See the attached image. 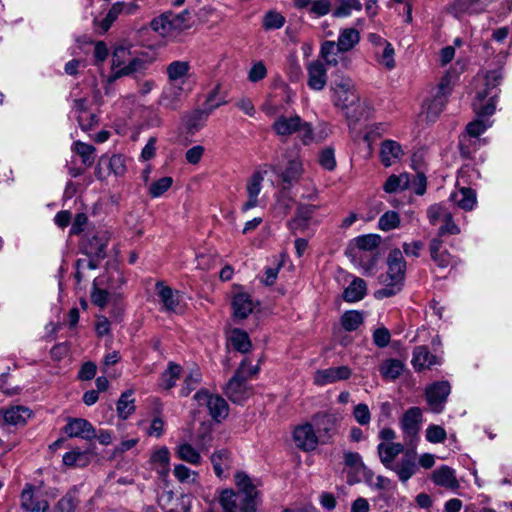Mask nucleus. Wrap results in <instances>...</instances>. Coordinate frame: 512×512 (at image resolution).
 Returning a JSON list of instances; mask_svg holds the SVG:
<instances>
[{
	"label": "nucleus",
	"instance_id": "f257e3e1",
	"mask_svg": "<svg viewBox=\"0 0 512 512\" xmlns=\"http://www.w3.org/2000/svg\"><path fill=\"white\" fill-rule=\"evenodd\" d=\"M502 77V68L499 67L479 73L474 79L475 96L472 108L478 118L467 124L466 132L460 138L459 148L463 157H470L472 151L485 143L479 136L492 126V121L484 118L491 116L496 110L497 87Z\"/></svg>",
	"mask_w": 512,
	"mask_h": 512
},
{
	"label": "nucleus",
	"instance_id": "f03ea898",
	"mask_svg": "<svg viewBox=\"0 0 512 512\" xmlns=\"http://www.w3.org/2000/svg\"><path fill=\"white\" fill-rule=\"evenodd\" d=\"M331 89L334 105L345 113L350 127L368 119L371 113L370 107L359 101L354 84L349 77L337 75L331 84Z\"/></svg>",
	"mask_w": 512,
	"mask_h": 512
},
{
	"label": "nucleus",
	"instance_id": "7ed1b4c3",
	"mask_svg": "<svg viewBox=\"0 0 512 512\" xmlns=\"http://www.w3.org/2000/svg\"><path fill=\"white\" fill-rule=\"evenodd\" d=\"M360 41V33L355 28H345L339 33L337 42L326 41L322 43V61L327 65L336 66L342 63L347 67L349 59L347 52L351 51Z\"/></svg>",
	"mask_w": 512,
	"mask_h": 512
},
{
	"label": "nucleus",
	"instance_id": "20e7f679",
	"mask_svg": "<svg viewBox=\"0 0 512 512\" xmlns=\"http://www.w3.org/2000/svg\"><path fill=\"white\" fill-rule=\"evenodd\" d=\"M387 265L388 270L386 274L381 277L383 288L375 292V297L377 299L394 296L402 288L406 271V261L400 249H393L390 251L387 258Z\"/></svg>",
	"mask_w": 512,
	"mask_h": 512
},
{
	"label": "nucleus",
	"instance_id": "39448f33",
	"mask_svg": "<svg viewBox=\"0 0 512 512\" xmlns=\"http://www.w3.org/2000/svg\"><path fill=\"white\" fill-rule=\"evenodd\" d=\"M258 370V366L251 365L247 359L243 360L225 387L226 396L234 403L245 401L252 394V388L247 384V380L257 374Z\"/></svg>",
	"mask_w": 512,
	"mask_h": 512
},
{
	"label": "nucleus",
	"instance_id": "423d86ee",
	"mask_svg": "<svg viewBox=\"0 0 512 512\" xmlns=\"http://www.w3.org/2000/svg\"><path fill=\"white\" fill-rule=\"evenodd\" d=\"M131 48V46L125 45H120L115 48L112 55L110 81L130 75L145 67V61L136 56Z\"/></svg>",
	"mask_w": 512,
	"mask_h": 512
},
{
	"label": "nucleus",
	"instance_id": "0eeeda50",
	"mask_svg": "<svg viewBox=\"0 0 512 512\" xmlns=\"http://www.w3.org/2000/svg\"><path fill=\"white\" fill-rule=\"evenodd\" d=\"M238 494L243 496L241 512H254L256 509L259 492L254 481L244 472L239 471L234 476Z\"/></svg>",
	"mask_w": 512,
	"mask_h": 512
},
{
	"label": "nucleus",
	"instance_id": "6e6552de",
	"mask_svg": "<svg viewBox=\"0 0 512 512\" xmlns=\"http://www.w3.org/2000/svg\"><path fill=\"white\" fill-rule=\"evenodd\" d=\"M194 399L200 406L205 405L208 408L215 421L220 422L228 416V404L219 395H210L206 390H200L195 393Z\"/></svg>",
	"mask_w": 512,
	"mask_h": 512
},
{
	"label": "nucleus",
	"instance_id": "1a4fd4ad",
	"mask_svg": "<svg viewBox=\"0 0 512 512\" xmlns=\"http://www.w3.org/2000/svg\"><path fill=\"white\" fill-rule=\"evenodd\" d=\"M191 91V87L167 83L162 90L158 103L165 109L176 111L181 108L185 98Z\"/></svg>",
	"mask_w": 512,
	"mask_h": 512
},
{
	"label": "nucleus",
	"instance_id": "9d476101",
	"mask_svg": "<svg viewBox=\"0 0 512 512\" xmlns=\"http://www.w3.org/2000/svg\"><path fill=\"white\" fill-rule=\"evenodd\" d=\"M214 97H215V92L211 93L208 96L204 109H196V110L188 113L184 117V124L190 132L199 131L204 126L210 113L214 109L220 107L221 105H223L225 103L224 101H219V102L213 103Z\"/></svg>",
	"mask_w": 512,
	"mask_h": 512
},
{
	"label": "nucleus",
	"instance_id": "9b49d317",
	"mask_svg": "<svg viewBox=\"0 0 512 512\" xmlns=\"http://www.w3.org/2000/svg\"><path fill=\"white\" fill-rule=\"evenodd\" d=\"M167 83L193 88L191 78V65L185 60H175L165 68Z\"/></svg>",
	"mask_w": 512,
	"mask_h": 512
},
{
	"label": "nucleus",
	"instance_id": "f8f14e48",
	"mask_svg": "<svg viewBox=\"0 0 512 512\" xmlns=\"http://www.w3.org/2000/svg\"><path fill=\"white\" fill-rule=\"evenodd\" d=\"M139 9L140 7L135 1H117L111 6L106 17L100 22V28L106 32L119 17L136 15Z\"/></svg>",
	"mask_w": 512,
	"mask_h": 512
},
{
	"label": "nucleus",
	"instance_id": "ddd939ff",
	"mask_svg": "<svg viewBox=\"0 0 512 512\" xmlns=\"http://www.w3.org/2000/svg\"><path fill=\"white\" fill-rule=\"evenodd\" d=\"M450 391L451 387L447 381L435 382L426 388L425 396L433 412H442Z\"/></svg>",
	"mask_w": 512,
	"mask_h": 512
},
{
	"label": "nucleus",
	"instance_id": "4468645a",
	"mask_svg": "<svg viewBox=\"0 0 512 512\" xmlns=\"http://www.w3.org/2000/svg\"><path fill=\"white\" fill-rule=\"evenodd\" d=\"M63 431L70 438L92 440L96 437L95 428L84 418H67Z\"/></svg>",
	"mask_w": 512,
	"mask_h": 512
},
{
	"label": "nucleus",
	"instance_id": "2eb2a0df",
	"mask_svg": "<svg viewBox=\"0 0 512 512\" xmlns=\"http://www.w3.org/2000/svg\"><path fill=\"white\" fill-rule=\"evenodd\" d=\"M493 0H454L450 7L449 12L456 18H461L465 15L480 14L492 3Z\"/></svg>",
	"mask_w": 512,
	"mask_h": 512
},
{
	"label": "nucleus",
	"instance_id": "dca6fc26",
	"mask_svg": "<svg viewBox=\"0 0 512 512\" xmlns=\"http://www.w3.org/2000/svg\"><path fill=\"white\" fill-rule=\"evenodd\" d=\"M295 445L303 451L315 450L318 445V436L310 423H304L295 428L293 433Z\"/></svg>",
	"mask_w": 512,
	"mask_h": 512
},
{
	"label": "nucleus",
	"instance_id": "f3484780",
	"mask_svg": "<svg viewBox=\"0 0 512 512\" xmlns=\"http://www.w3.org/2000/svg\"><path fill=\"white\" fill-rule=\"evenodd\" d=\"M380 240V236L376 234L358 236L350 242L348 254L353 258H361L362 253L375 251L380 244Z\"/></svg>",
	"mask_w": 512,
	"mask_h": 512
},
{
	"label": "nucleus",
	"instance_id": "a211bd4d",
	"mask_svg": "<svg viewBox=\"0 0 512 512\" xmlns=\"http://www.w3.org/2000/svg\"><path fill=\"white\" fill-rule=\"evenodd\" d=\"M109 239L110 234L107 231H97L92 236H88L83 244L85 253L97 259L104 258Z\"/></svg>",
	"mask_w": 512,
	"mask_h": 512
},
{
	"label": "nucleus",
	"instance_id": "6ab92c4d",
	"mask_svg": "<svg viewBox=\"0 0 512 512\" xmlns=\"http://www.w3.org/2000/svg\"><path fill=\"white\" fill-rule=\"evenodd\" d=\"M303 120L298 115L278 116L272 124L274 133L282 139H286L301 129Z\"/></svg>",
	"mask_w": 512,
	"mask_h": 512
},
{
	"label": "nucleus",
	"instance_id": "aec40b11",
	"mask_svg": "<svg viewBox=\"0 0 512 512\" xmlns=\"http://www.w3.org/2000/svg\"><path fill=\"white\" fill-rule=\"evenodd\" d=\"M199 449H196L191 444L184 442L175 448L176 456L191 465H200L202 462V456L200 454V450L206 449V440L205 436H201V440L198 443Z\"/></svg>",
	"mask_w": 512,
	"mask_h": 512
},
{
	"label": "nucleus",
	"instance_id": "412c9836",
	"mask_svg": "<svg viewBox=\"0 0 512 512\" xmlns=\"http://www.w3.org/2000/svg\"><path fill=\"white\" fill-rule=\"evenodd\" d=\"M263 176L260 172L254 173L247 181L246 192L248 199L241 206V212L245 213L259 205L258 196L262 189Z\"/></svg>",
	"mask_w": 512,
	"mask_h": 512
},
{
	"label": "nucleus",
	"instance_id": "4be33fe9",
	"mask_svg": "<svg viewBox=\"0 0 512 512\" xmlns=\"http://www.w3.org/2000/svg\"><path fill=\"white\" fill-rule=\"evenodd\" d=\"M21 508L25 512H47L49 504L45 498L34 493L32 486H27L21 493Z\"/></svg>",
	"mask_w": 512,
	"mask_h": 512
},
{
	"label": "nucleus",
	"instance_id": "5701e85b",
	"mask_svg": "<svg viewBox=\"0 0 512 512\" xmlns=\"http://www.w3.org/2000/svg\"><path fill=\"white\" fill-rule=\"evenodd\" d=\"M155 288L163 309L168 312H177L180 304L179 292L163 282H157Z\"/></svg>",
	"mask_w": 512,
	"mask_h": 512
},
{
	"label": "nucleus",
	"instance_id": "b1692460",
	"mask_svg": "<svg viewBox=\"0 0 512 512\" xmlns=\"http://www.w3.org/2000/svg\"><path fill=\"white\" fill-rule=\"evenodd\" d=\"M441 364V359L429 352L426 346H417L413 351L412 365L416 371L430 369Z\"/></svg>",
	"mask_w": 512,
	"mask_h": 512
},
{
	"label": "nucleus",
	"instance_id": "393cba45",
	"mask_svg": "<svg viewBox=\"0 0 512 512\" xmlns=\"http://www.w3.org/2000/svg\"><path fill=\"white\" fill-rule=\"evenodd\" d=\"M422 421V411L418 407L409 408L403 415L400 425L403 432L413 438L417 436Z\"/></svg>",
	"mask_w": 512,
	"mask_h": 512
},
{
	"label": "nucleus",
	"instance_id": "a878e982",
	"mask_svg": "<svg viewBox=\"0 0 512 512\" xmlns=\"http://www.w3.org/2000/svg\"><path fill=\"white\" fill-rule=\"evenodd\" d=\"M5 423L14 426L25 425L32 416V411L21 405L4 408L1 411Z\"/></svg>",
	"mask_w": 512,
	"mask_h": 512
},
{
	"label": "nucleus",
	"instance_id": "bb28decb",
	"mask_svg": "<svg viewBox=\"0 0 512 512\" xmlns=\"http://www.w3.org/2000/svg\"><path fill=\"white\" fill-rule=\"evenodd\" d=\"M433 482L446 489L456 490L460 484L457 480L455 470L443 465L432 473Z\"/></svg>",
	"mask_w": 512,
	"mask_h": 512
},
{
	"label": "nucleus",
	"instance_id": "cd10ccee",
	"mask_svg": "<svg viewBox=\"0 0 512 512\" xmlns=\"http://www.w3.org/2000/svg\"><path fill=\"white\" fill-rule=\"evenodd\" d=\"M437 96L435 93L430 92L421 106V114L425 116L428 121H434L442 112L446 99Z\"/></svg>",
	"mask_w": 512,
	"mask_h": 512
},
{
	"label": "nucleus",
	"instance_id": "c85d7f7f",
	"mask_svg": "<svg viewBox=\"0 0 512 512\" xmlns=\"http://www.w3.org/2000/svg\"><path fill=\"white\" fill-rule=\"evenodd\" d=\"M232 307L234 317L243 320L253 312L255 305L248 294L240 292L234 296Z\"/></svg>",
	"mask_w": 512,
	"mask_h": 512
},
{
	"label": "nucleus",
	"instance_id": "c756f323",
	"mask_svg": "<svg viewBox=\"0 0 512 512\" xmlns=\"http://www.w3.org/2000/svg\"><path fill=\"white\" fill-rule=\"evenodd\" d=\"M389 469L394 471L402 482H406L416 472L415 457L406 453L398 463H394Z\"/></svg>",
	"mask_w": 512,
	"mask_h": 512
},
{
	"label": "nucleus",
	"instance_id": "7c9ffc66",
	"mask_svg": "<svg viewBox=\"0 0 512 512\" xmlns=\"http://www.w3.org/2000/svg\"><path fill=\"white\" fill-rule=\"evenodd\" d=\"M367 294V284L359 277H352L351 282L343 292V298L346 302L354 303L362 300Z\"/></svg>",
	"mask_w": 512,
	"mask_h": 512
},
{
	"label": "nucleus",
	"instance_id": "2f4dec72",
	"mask_svg": "<svg viewBox=\"0 0 512 512\" xmlns=\"http://www.w3.org/2000/svg\"><path fill=\"white\" fill-rule=\"evenodd\" d=\"M450 199L465 211H471L477 202L475 191L467 187H461L453 192Z\"/></svg>",
	"mask_w": 512,
	"mask_h": 512
},
{
	"label": "nucleus",
	"instance_id": "473e14b6",
	"mask_svg": "<svg viewBox=\"0 0 512 512\" xmlns=\"http://www.w3.org/2000/svg\"><path fill=\"white\" fill-rule=\"evenodd\" d=\"M403 155L402 148L399 143L393 140H386L381 145L380 156L382 163L389 167L396 163Z\"/></svg>",
	"mask_w": 512,
	"mask_h": 512
},
{
	"label": "nucleus",
	"instance_id": "72a5a7b5",
	"mask_svg": "<svg viewBox=\"0 0 512 512\" xmlns=\"http://www.w3.org/2000/svg\"><path fill=\"white\" fill-rule=\"evenodd\" d=\"M404 447L400 443H380L378 445V454L382 464L389 469L394 464L395 458L402 453Z\"/></svg>",
	"mask_w": 512,
	"mask_h": 512
},
{
	"label": "nucleus",
	"instance_id": "f704fd0d",
	"mask_svg": "<svg viewBox=\"0 0 512 512\" xmlns=\"http://www.w3.org/2000/svg\"><path fill=\"white\" fill-rule=\"evenodd\" d=\"M429 251L432 260L440 268H447L452 264V256L446 251L442 250V240L433 238L429 244Z\"/></svg>",
	"mask_w": 512,
	"mask_h": 512
},
{
	"label": "nucleus",
	"instance_id": "c9c22d12",
	"mask_svg": "<svg viewBox=\"0 0 512 512\" xmlns=\"http://www.w3.org/2000/svg\"><path fill=\"white\" fill-rule=\"evenodd\" d=\"M404 367L401 360L390 358L381 362L379 372L385 380L394 381L401 376Z\"/></svg>",
	"mask_w": 512,
	"mask_h": 512
},
{
	"label": "nucleus",
	"instance_id": "e433bc0d",
	"mask_svg": "<svg viewBox=\"0 0 512 512\" xmlns=\"http://www.w3.org/2000/svg\"><path fill=\"white\" fill-rule=\"evenodd\" d=\"M151 28L162 37H172L177 34L173 27L171 11L164 12L151 21Z\"/></svg>",
	"mask_w": 512,
	"mask_h": 512
},
{
	"label": "nucleus",
	"instance_id": "4c0bfd02",
	"mask_svg": "<svg viewBox=\"0 0 512 512\" xmlns=\"http://www.w3.org/2000/svg\"><path fill=\"white\" fill-rule=\"evenodd\" d=\"M270 170L281 179L283 184H291L300 174V163L297 160H291L284 170L277 166H271Z\"/></svg>",
	"mask_w": 512,
	"mask_h": 512
},
{
	"label": "nucleus",
	"instance_id": "58836bf2",
	"mask_svg": "<svg viewBox=\"0 0 512 512\" xmlns=\"http://www.w3.org/2000/svg\"><path fill=\"white\" fill-rule=\"evenodd\" d=\"M151 463L157 472L162 476L169 473L170 452L167 447H161L151 455Z\"/></svg>",
	"mask_w": 512,
	"mask_h": 512
},
{
	"label": "nucleus",
	"instance_id": "ea45409f",
	"mask_svg": "<svg viewBox=\"0 0 512 512\" xmlns=\"http://www.w3.org/2000/svg\"><path fill=\"white\" fill-rule=\"evenodd\" d=\"M351 374V369L346 365L327 368L322 370V385L347 380Z\"/></svg>",
	"mask_w": 512,
	"mask_h": 512
},
{
	"label": "nucleus",
	"instance_id": "a19ab883",
	"mask_svg": "<svg viewBox=\"0 0 512 512\" xmlns=\"http://www.w3.org/2000/svg\"><path fill=\"white\" fill-rule=\"evenodd\" d=\"M228 341L241 353L248 352L252 346L248 334L239 328H233L229 331Z\"/></svg>",
	"mask_w": 512,
	"mask_h": 512
},
{
	"label": "nucleus",
	"instance_id": "79ce46f5",
	"mask_svg": "<svg viewBox=\"0 0 512 512\" xmlns=\"http://www.w3.org/2000/svg\"><path fill=\"white\" fill-rule=\"evenodd\" d=\"M211 462L215 474L219 478H223L226 476V470L230 467V453L224 449L218 450L212 454Z\"/></svg>",
	"mask_w": 512,
	"mask_h": 512
},
{
	"label": "nucleus",
	"instance_id": "37998d69",
	"mask_svg": "<svg viewBox=\"0 0 512 512\" xmlns=\"http://www.w3.org/2000/svg\"><path fill=\"white\" fill-rule=\"evenodd\" d=\"M410 176L406 173L400 175H391L385 182L383 188L387 193H396L410 187Z\"/></svg>",
	"mask_w": 512,
	"mask_h": 512
},
{
	"label": "nucleus",
	"instance_id": "c03bdc74",
	"mask_svg": "<svg viewBox=\"0 0 512 512\" xmlns=\"http://www.w3.org/2000/svg\"><path fill=\"white\" fill-rule=\"evenodd\" d=\"M340 321L346 331H355L363 324L364 314L358 310H349L341 316Z\"/></svg>",
	"mask_w": 512,
	"mask_h": 512
},
{
	"label": "nucleus",
	"instance_id": "a18cd8bd",
	"mask_svg": "<svg viewBox=\"0 0 512 512\" xmlns=\"http://www.w3.org/2000/svg\"><path fill=\"white\" fill-rule=\"evenodd\" d=\"M100 165H104L115 176H122L126 172L125 158L122 155H113L110 158L101 157Z\"/></svg>",
	"mask_w": 512,
	"mask_h": 512
},
{
	"label": "nucleus",
	"instance_id": "49530a36",
	"mask_svg": "<svg viewBox=\"0 0 512 512\" xmlns=\"http://www.w3.org/2000/svg\"><path fill=\"white\" fill-rule=\"evenodd\" d=\"M238 498V492L232 489H225L219 496V503L225 512H236L241 507V503H238Z\"/></svg>",
	"mask_w": 512,
	"mask_h": 512
},
{
	"label": "nucleus",
	"instance_id": "de8ad7c7",
	"mask_svg": "<svg viewBox=\"0 0 512 512\" xmlns=\"http://www.w3.org/2000/svg\"><path fill=\"white\" fill-rule=\"evenodd\" d=\"M132 395L133 391L128 390L122 393L117 402L118 415L123 419H127L135 410L134 399L132 398Z\"/></svg>",
	"mask_w": 512,
	"mask_h": 512
},
{
	"label": "nucleus",
	"instance_id": "09e8293b",
	"mask_svg": "<svg viewBox=\"0 0 512 512\" xmlns=\"http://www.w3.org/2000/svg\"><path fill=\"white\" fill-rule=\"evenodd\" d=\"M88 462V453L78 448L63 455V463L66 466H85Z\"/></svg>",
	"mask_w": 512,
	"mask_h": 512
},
{
	"label": "nucleus",
	"instance_id": "8fccbe9b",
	"mask_svg": "<svg viewBox=\"0 0 512 512\" xmlns=\"http://www.w3.org/2000/svg\"><path fill=\"white\" fill-rule=\"evenodd\" d=\"M286 20L285 17L277 11H268L262 20V26L265 30H277L284 26Z\"/></svg>",
	"mask_w": 512,
	"mask_h": 512
},
{
	"label": "nucleus",
	"instance_id": "3c124183",
	"mask_svg": "<svg viewBox=\"0 0 512 512\" xmlns=\"http://www.w3.org/2000/svg\"><path fill=\"white\" fill-rule=\"evenodd\" d=\"M395 51L391 43L385 44L376 52V58L379 64L391 70L395 67Z\"/></svg>",
	"mask_w": 512,
	"mask_h": 512
},
{
	"label": "nucleus",
	"instance_id": "603ef678",
	"mask_svg": "<svg viewBox=\"0 0 512 512\" xmlns=\"http://www.w3.org/2000/svg\"><path fill=\"white\" fill-rule=\"evenodd\" d=\"M73 150L81 156L82 163L91 166L95 160V148L92 145L77 141L73 144Z\"/></svg>",
	"mask_w": 512,
	"mask_h": 512
},
{
	"label": "nucleus",
	"instance_id": "864d4df0",
	"mask_svg": "<svg viewBox=\"0 0 512 512\" xmlns=\"http://www.w3.org/2000/svg\"><path fill=\"white\" fill-rule=\"evenodd\" d=\"M202 375L198 367L191 369L190 373L185 377L184 386L181 389L182 396H188L197 388L201 381Z\"/></svg>",
	"mask_w": 512,
	"mask_h": 512
},
{
	"label": "nucleus",
	"instance_id": "5fc2aeb1",
	"mask_svg": "<svg viewBox=\"0 0 512 512\" xmlns=\"http://www.w3.org/2000/svg\"><path fill=\"white\" fill-rule=\"evenodd\" d=\"M400 225V216L395 211L385 212L378 220V227L382 231L396 229Z\"/></svg>",
	"mask_w": 512,
	"mask_h": 512
},
{
	"label": "nucleus",
	"instance_id": "6e6d98bb",
	"mask_svg": "<svg viewBox=\"0 0 512 512\" xmlns=\"http://www.w3.org/2000/svg\"><path fill=\"white\" fill-rule=\"evenodd\" d=\"M313 214V209L311 207H300L297 211L295 218H293L289 222V228L296 233L300 228V221H304L305 225H309L310 219Z\"/></svg>",
	"mask_w": 512,
	"mask_h": 512
},
{
	"label": "nucleus",
	"instance_id": "4d7b16f0",
	"mask_svg": "<svg viewBox=\"0 0 512 512\" xmlns=\"http://www.w3.org/2000/svg\"><path fill=\"white\" fill-rule=\"evenodd\" d=\"M181 367L176 364H170L167 371L162 375V386L165 389H171L175 386L176 381L179 379Z\"/></svg>",
	"mask_w": 512,
	"mask_h": 512
},
{
	"label": "nucleus",
	"instance_id": "13d9d810",
	"mask_svg": "<svg viewBox=\"0 0 512 512\" xmlns=\"http://www.w3.org/2000/svg\"><path fill=\"white\" fill-rule=\"evenodd\" d=\"M171 177H162L149 186V194L153 198L162 196L172 185Z\"/></svg>",
	"mask_w": 512,
	"mask_h": 512
},
{
	"label": "nucleus",
	"instance_id": "bf43d9fd",
	"mask_svg": "<svg viewBox=\"0 0 512 512\" xmlns=\"http://www.w3.org/2000/svg\"><path fill=\"white\" fill-rule=\"evenodd\" d=\"M171 19L177 33L188 29L191 25V13L188 10H184L178 14L171 12Z\"/></svg>",
	"mask_w": 512,
	"mask_h": 512
},
{
	"label": "nucleus",
	"instance_id": "052dcab7",
	"mask_svg": "<svg viewBox=\"0 0 512 512\" xmlns=\"http://www.w3.org/2000/svg\"><path fill=\"white\" fill-rule=\"evenodd\" d=\"M343 459L345 466L352 469L355 472H359L360 470L365 468V465L362 461V457L357 452L345 451L343 453Z\"/></svg>",
	"mask_w": 512,
	"mask_h": 512
},
{
	"label": "nucleus",
	"instance_id": "680f3d73",
	"mask_svg": "<svg viewBox=\"0 0 512 512\" xmlns=\"http://www.w3.org/2000/svg\"><path fill=\"white\" fill-rule=\"evenodd\" d=\"M173 473L174 476L182 483L194 482L198 476L195 471H192L190 468L183 464L175 465Z\"/></svg>",
	"mask_w": 512,
	"mask_h": 512
},
{
	"label": "nucleus",
	"instance_id": "e2e57ef3",
	"mask_svg": "<svg viewBox=\"0 0 512 512\" xmlns=\"http://www.w3.org/2000/svg\"><path fill=\"white\" fill-rule=\"evenodd\" d=\"M446 431L443 427L439 425H429L426 429V440L430 443H442L446 439Z\"/></svg>",
	"mask_w": 512,
	"mask_h": 512
},
{
	"label": "nucleus",
	"instance_id": "0e129e2a",
	"mask_svg": "<svg viewBox=\"0 0 512 512\" xmlns=\"http://www.w3.org/2000/svg\"><path fill=\"white\" fill-rule=\"evenodd\" d=\"M453 78L450 73H446L438 83L436 87H434L431 92L435 93L437 96H442L441 98L446 99L447 96L451 93L452 90Z\"/></svg>",
	"mask_w": 512,
	"mask_h": 512
},
{
	"label": "nucleus",
	"instance_id": "69168bd1",
	"mask_svg": "<svg viewBox=\"0 0 512 512\" xmlns=\"http://www.w3.org/2000/svg\"><path fill=\"white\" fill-rule=\"evenodd\" d=\"M307 70L309 87L314 90H320V62L318 60L311 62Z\"/></svg>",
	"mask_w": 512,
	"mask_h": 512
},
{
	"label": "nucleus",
	"instance_id": "338daca9",
	"mask_svg": "<svg viewBox=\"0 0 512 512\" xmlns=\"http://www.w3.org/2000/svg\"><path fill=\"white\" fill-rule=\"evenodd\" d=\"M443 225L438 230V237L450 234V235H456L460 233L459 227L453 222L452 214L449 212L448 214H445V217L442 219Z\"/></svg>",
	"mask_w": 512,
	"mask_h": 512
},
{
	"label": "nucleus",
	"instance_id": "774afa93",
	"mask_svg": "<svg viewBox=\"0 0 512 512\" xmlns=\"http://www.w3.org/2000/svg\"><path fill=\"white\" fill-rule=\"evenodd\" d=\"M448 213L449 211H447V209L441 204H434L427 210V216L432 225H436L438 222L442 221L445 214Z\"/></svg>",
	"mask_w": 512,
	"mask_h": 512
}]
</instances>
